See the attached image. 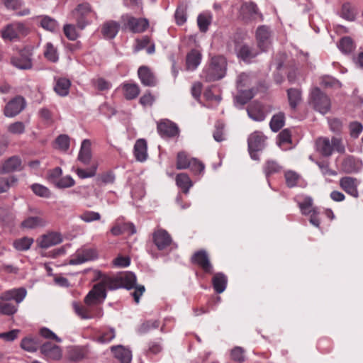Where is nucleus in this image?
<instances>
[{
    "label": "nucleus",
    "instance_id": "4d7b16f0",
    "mask_svg": "<svg viewBox=\"0 0 363 363\" xmlns=\"http://www.w3.org/2000/svg\"><path fill=\"white\" fill-rule=\"evenodd\" d=\"M92 86L97 90L103 91L109 90L112 84L111 83L103 77H98L91 80Z\"/></svg>",
    "mask_w": 363,
    "mask_h": 363
},
{
    "label": "nucleus",
    "instance_id": "13d9d810",
    "mask_svg": "<svg viewBox=\"0 0 363 363\" xmlns=\"http://www.w3.org/2000/svg\"><path fill=\"white\" fill-rule=\"evenodd\" d=\"M317 348L323 354L329 353L333 349L332 340L326 337L320 338L317 342Z\"/></svg>",
    "mask_w": 363,
    "mask_h": 363
},
{
    "label": "nucleus",
    "instance_id": "aec40b11",
    "mask_svg": "<svg viewBox=\"0 0 363 363\" xmlns=\"http://www.w3.org/2000/svg\"><path fill=\"white\" fill-rule=\"evenodd\" d=\"M11 61L13 66L21 69H28L32 67L30 53L27 49L21 50L18 55L11 58Z\"/></svg>",
    "mask_w": 363,
    "mask_h": 363
},
{
    "label": "nucleus",
    "instance_id": "69168bd1",
    "mask_svg": "<svg viewBox=\"0 0 363 363\" xmlns=\"http://www.w3.org/2000/svg\"><path fill=\"white\" fill-rule=\"evenodd\" d=\"M175 22L178 26L184 25L186 21V11L183 6H179L174 13Z\"/></svg>",
    "mask_w": 363,
    "mask_h": 363
},
{
    "label": "nucleus",
    "instance_id": "9d476101",
    "mask_svg": "<svg viewBox=\"0 0 363 363\" xmlns=\"http://www.w3.org/2000/svg\"><path fill=\"white\" fill-rule=\"evenodd\" d=\"M266 137L260 131H255L247 139L248 150L253 160H258L257 152L262 150L265 146Z\"/></svg>",
    "mask_w": 363,
    "mask_h": 363
},
{
    "label": "nucleus",
    "instance_id": "338daca9",
    "mask_svg": "<svg viewBox=\"0 0 363 363\" xmlns=\"http://www.w3.org/2000/svg\"><path fill=\"white\" fill-rule=\"evenodd\" d=\"M85 357L84 350L78 347L71 348L68 352V358L74 362L83 359Z\"/></svg>",
    "mask_w": 363,
    "mask_h": 363
},
{
    "label": "nucleus",
    "instance_id": "4be33fe9",
    "mask_svg": "<svg viewBox=\"0 0 363 363\" xmlns=\"http://www.w3.org/2000/svg\"><path fill=\"white\" fill-rule=\"evenodd\" d=\"M247 112L249 117L255 121H262L266 118L263 105L257 101L248 105Z\"/></svg>",
    "mask_w": 363,
    "mask_h": 363
},
{
    "label": "nucleus",
    "instance_id": "39448f33",
    "mask_svg": "<svg viewBox=\"0 0 363 363\" xmlns=\"http://www.w3.org/2000/svg\"><path fill=\"white\" fill-rule=\"evenodd\" d=\"M309 102L315 110L322 114L327 113L331 108L330 98L318 87H315L311 89Z\"/></svg>",
    "mask_w": 363,
    "mask_h": 363
},
{
    "label": "nucleus",
    "instance_id": "2f4dec72",
    "mask_svg": "<svg viewBox=\"0 0 363 363\" xmlns=\"http://www.w3.org/2000/svg\"><path fill=\"white\" fill-rule=\"evenodd\" d=\"M54 90L56 94L60 96H66L69 93L71 86V82L69 79L65 77L55 78Z\"/></svg>",
    "mask_w": 363,
    "mask_h": 363
},
{
    "label": "nucleus",
    "instance_id": "09e8293b",
    "mask_svg": "<svg viewBox=\"0 0 363 363\" xmlns=\"http://www.w3.org/2000/svg\"><path fill=\"white\" fill-rule=\"evenodd\" d=\"M116 180V174L113 170H108L99 174L96 177L98 185H106L113 184Z\"/></svg>",
    "mask_w": 363,
    "mask_h": 363
},
{
    "label": "nucleus",
    "instance_id": "cd10ccee",
    "mask_svg": "<svg viewBox=\"0 0 363 363\" xmlns=\"http://www.w3.org/2000/svg\"><path fill=\"white\" fill-rule=\"evenodd\" d=\"M133 154L137 161L145 162L147 158V144L145 139H138L136 140Z\"/></svg>",
    "mask_w": 363,
    "mask_h": 363
},
{
    "label": "nucleus",
    "instance_id": "6ab92c4d",
    "mask_svg": "<svg viewBox=\"0 0 363 363\" xmlns=\"http://www.w3.org/2000/svg\"><path fill=\"white\" fill-rule=\"evenodd\" d=\"M340 186L347 194L354 198L359 197L358 186L359 182L356 178L351 177H343L340 179Z\"/></svg>",
    "mask_w": 363,
    "mask_h": 363
},
{
    "label": "nucleus",
    "instance_id": "c9c22d12",
    "mask_svg": "<svg viewBox=\"0 0 363 363\" xmlns=\"http://www.w3.org/2000/svg\"><path fill=\"white\" fill-rule=\"evenodd\" d=\"M176 184L183 193L188 194L193 182L186 173H179L176 177Z\"/></svg>",
    "mask_w": 363,
    "mask_h": 363
},
{
    "label": "nucleus",
    "instance_id": "a878e982",
    "mask_svg": "<svg viewBox=\"0 0 363 363\" xmlns=\"http://www.w3.org/2000/svg\"><path fill=\"white\" fill-rule=\"evenodd\" d=\"M315 150L323 157H330L333 154V145L326 137H320L315 140Z\"/></svg>",
    "mask_w": 363,
    "mask_h": 363
},
{
    "label": "nucleus",
    "instance_id": "f257e3e1",
    "mask_svg": "<svg viewBox=\"0 0 363 363\" xmlns=\"http://www.w3.org/2000/svg\"><path fill=\"white\" fill-rule=\"evenodd\" d=\"M26 289L23 287L13 289L0 294V313L3 315H12L17 312V305L26 297Z\"/></svg>",
    "mask_w": 363,
    "mask_h": 363
},
{
    "label": "nucleus",
    "instance_id": "7c9ffc66",
    "mask_svg": "<svg viewBox=\"0 0 363 363\" xmlns=\"http://www.w3.org/2000/svg\"><path fill=\"white\" fill-rule=\"evenodd\" d=\"M146 48L148 54L151 55L155 52V45L148 35H144L141 38L135 40V51L138 52Z\"/></svg>",
    "mask_w": 363,
    "mask_h": 363
},
{
    "label": "nucleus",
    "instance_id": "de8ad7c7",
    "mask_svg": "<svg viewBox=\"0 0 363 363\" xmlns=\"http://www.w3.org/2000/svg\"><path fill=\"white\" fill-rule=\"evenodd\" d=\"M191 158L186 152L180 151L177 155L176 167L177 169H186L189 167Z\"/></svg>",
    "mask_w": 363,
    "mask_h": 363
},
{
    "label": "nucleus",
    "instance_id": "dca6fc26",
    "mask_svg": "<svg viewBox=\"0 0 363 363\" xmlns=\"http://www.w3.org/2000/svg\"><path fill=\"white\" fill-rule=\"evenodd\" d=\"M152 241L159 250H164L170 247L172 243V238L169 233L164 229H156L152 233Z\"/></svg>",
    "mask_w": 363,
    "mask_h": 363
},
{
    "label": "nucleus",
    "instance_id": "3c124183",
    "mask_svg": "<svg viewBox=\"0 0 363 363\" xmlns=\"http://www.w3.org/2000/svg\"><path fill=\"white\" fill-rule=\"evenodd\" d=\"M52 185L60 189H68L75 185V181L70 175H66L60 177Z\"/></svg>",
    "mask_w": 363,
    "mask_h": 363
},
{
    "label": "nucleus",
    "instance_id": "f03ea898",
    "mask_svg": "<svg viewBox=\"0 0 363 363\" xmlns=\"http://www.w3.org/2000/svg\"><path fill=\"white\" fill-rule=\"evenodd\" d=\"M136 277L132 272H126L116 276L103 275L101 277L99 283L106 291L116 290L124 288L130 290L135 287L136 284Z\"/></svg>",
    "mask_w": 363,
    "mask_h": 363
},
{
    "label": "nucleus",
    "instance_id": "ea45409f",
    "mask_svg": "<svg viewBox=\"0 0 363 363\" xmlns=\"http://www.w3.org/2000/svg\"><path fill=\"white\" fill-rule=\"evenodd\" d=\"M258 53L254 51L250 46L242 45L238 50V57L245 62H250Z\"/></svg>",
    "mask_w": 363,
    "mask_h": 363
},
{
    "label": "nucleus",
    "instance_id": "6e6552de",
    "mask_svg": "<svg viewBox=\"0 0 363 363\" xmlns=\"http://www.w3.org/2000/svg\"><path fill=\"white\" fill-rule=\"evenodd\" d=\"M191 263L200 268L206 274H213V266L211 262L209 255L205 250L196 251L190 259Z\"/></svg>",
    "mask_w": 363,
    "mask_h": 363
},
{
    "label": "nucleus",
    "instance_id": "2eb2a0df",
    "mask_svg": "<svg viewBox=\"0 0 363 363\" xmlns=\"http://www.w3.org/2000/svg\"><path fill=\"white\" fill-rule=\"evenodd\" d=\"M24 169L21 159L16 155L11 156L0 162V174L21 172Z\"/></svg>",
    "mask_w": 363,
    "mask_h": 363
},
{
    "label": "nucleus",
    "instance_id": "412c9836",
    "mask_svg": "<svg viewBox=\"0 0 363 363\" xmlns=\"http://www.w3.org/2000/svg\"><path fill=\"white\" fill-rule=\"evenodd\" d=\"M294 201L297 203L301 214L303 216H308L312 210L316 208L313 206V201L310 196L297 195L294 198Z\"/></svg>",
    "mask_w": 363,
    "mask_h": 363
},
{
    "label": "nucleus",
    "instance_id": "5701e85b",
    "mask_svg": "<svg viewBox=\"0 0 363 363\" xmlns=\"http://www.w3.org/2000/svg\"><path fill=\"white\" fill-rule=\"evenodd\" d=\"M270 32L269 27L260 26L256 30V40L259 49L265 52L269 45Z\"/></svg>",
    "mask_w": 363,
    "mask_h": 363
},
{
    "label": "nucleus",
    "instance_id": "473e14b6",
    "mask_svg": "<svg viewBox=\"0 0 363 363\" xmlns=\"http://www.w3.org/2000/svg\"><path fill=\"white\" fill-rule=\"evenodd\" d=\"M213 276L212 277V285L214 291L217 294L223 293L227 286L228 284V277L223 272H218L216 274H213Z\"/></svg>",
    "mask_w": 363,
    "mask_h": 363
},
{
    "label": "nucleus",
    "instance_id": "72a5a7b5",
    "mask_svg": "<svg viewBox=\"0 0 363 363\" xmlns=\"http://www.w3.org/2000/svg\"><path fill=\"white\" fill-rule=\"evenodd\" d=\"M201 54L197 50L193 49L187 53L186 57V67L187 70H195L201 61Z\"/></svg>",
    "mask_w": 363,
    "mask_h": 363
},
{
    "label": "nucleus",
    "instance_id": "a18cd8bd",
    "mask_svg": "<svg viewBox=\"0 0 363 363\" xmlns=\"http://www.w3.org/2000/svg\"><path fill=\"white\" fill-rule=\"evenodd\" d=\"M212 21V15L210 13H203L198 16L197 23L199 30L206 33Z\"/></svg>",
    "mask_w": 363,
    "mask_h": 363
},
{
    "label": "nucleus",
    "instance_id": "c03bdc74",
    "mask_svg": "<svg viewBox=\"0 0 363 363\" xmlns=\"http://www.w3.org/2000/svg\"><path fill=\"white\" fill-rule=\"evenodd\" d=\"M340 15L347 21H353L356 16L355 9L350 3L346 2L342 4Z\"/></svg>",
    "mask_w": 363,
    "mask_h": 363
},
{
    "label": "nucleus",
    "instance_id": "20e7f679",
    "mask_svg": "<svg viewBox=\"0 0 363 363\" xmlns=\"http://www.w3.org/2000/svg\"><path fill=\"white\" fill-rule=\"evenodd\" d=\"M28 27L21 22H13L1 30V36L4 40L16 41L29 33Z\"/></svg>",
    "mask_w": 363,
    "mask_h": 363
},
{
    "label": "nucleus",
    "instance_id": "37998d69",
    "mask_svg": "<svg viewBox=\"0 0 363 363\" xmlns=\"http://www.w3.org/2000/svg\"><path fill=\"white\" fill-rule=\"evenodd\" d=\"M70 138L67 135H60L52 143L55 149L66 152L69 147Z\"/></svg>",
    "mask_w": 363,
    "mask_h": 363
},
{
    "label": "nucleus",
    "instance_id": "423d86ee",
    "mask_svg": "<svg viewBox=\"0 0 363 363\" xmlns=\"http://www.w3.org/2000/svg\"><path fill=\"white\" fill-rule=\"evenodd\" d=\"M121 21L123 29L128 30L133 33H143L150 26L148 19L145 18H135L128 13L121 16Z\"/></svg>",
    "mask_w": 363,
    "mask_h": 363
},
{
    "label": "nucleus",
    "instance_id": "774afa93",
    "mask_svg": "<svg viewBox=\"0 0 363 363\" xmlns=\"http://www.w3.org/2000/svg\"><path fill=\"white\" fill-rule=\"evenodd\" d=\"M42 225L43 219L39 217H29L21 223V226L26 228H34Z\"/></svg>",
    "mask_w": 363,
    "mask_h": 363
},
{
    "label": "nucleus",
    "instance_id": "1a4fd4ad",
    "mask_svg": "<svg viewBox=\"0 0 363 363\" xmlns=\"http://www.w3.org/2000/svg\"><path fill=\"white\" fill-rule=\"evenodd\" d=\"M74 15L77 26L81 30L89 24L91 18L96 16L95 12L91 9L90 4L88 3L79 4L74 12Z\"/></svg>",
    "mask_w": 363,
    "mask_h": 363
},
{
    "label": "nucleus",
    "instance_id": "680f3d73",
    "mask_svg": "<svg viewBox=\"0 0 363 363\" xmlns=\"http://www.w3.org/2000/svg\"><path fill=\"white\" fill-rule=\"evenodd\" d=\"M79 218L85 223L97 221L101 219V214L92 211H85L79 215Z\"/></svg>",
    "mask_w": 363,
    "mask_h": 363
},
{
    "label": "nucleus",
    "instance_id": "f3484780",
    "mask_svg": "<svg viewBox=\"0 0 363 363\" xmlns=\"http://www.w3.org/2000/svg\"><path fill=\"white\" fill-rule=\"evenodd\" d=\"M138 75L143 85L149 87H154L157 85V77L148 66H140L138 69Z\"/></svg>",
    "mask_w": 363,
    "mask_h": 363
},
{
    "label": "nucleus",
    "instance_id": "864d4df0",
    "mask_svg": "<svg viewBox=\"0 0 363 363\" xmlns=\"http://www.w3.org/2000/svg\"><path fill=\"white\" fill-rule=\"evenodd\" d=\"M116 336L113 328H108L101 331L96 337V341L99 343L106 344L110 342Z\"/></svg>",
    "mask_w": 363,
    "mask_h": 363
},
{
    "label": "nucleus",
    "instance_id": "ddd939ff",
    "mask_svg": "<svg viewBox=\"0 0 363 363\" xmlns=\"http://www.w3.org/2000/svg\"><path fill=\"white\" fill-rule=\"evenodd\" d=\"M97 257V251L94 248L84 246L76 251L69 259V263L72 265L79 264L94 260Z\"/></svg>",
    "mask_w": 363,
    "mask_h": 363
},
{
    "label": "nucleus",
    "instance_id": "a211bd4d",
    "mask_svg": "<svg viewBox=\"0 0 363 363\" xmlns=\"http://www.w3.org/2000/svg\"><path fill=\"white\" fill-rule=\"evenodd\" d=\"M74 308L76 313L82 319L100 318L103 315V309L101 307L91 308V306L84 307L74 303Z\"/></svg>",
    "mask_w": 363,
    "mask_h": 363
},
{
    "label": "nucleus",
    "instance_id": "49530a36",
    "mask_svg": "<svg viewBox=\"0 0 363 363\" xmlns=\"http://www.w3.org/2000/svg\"><path fill=\"white\" fill-rule=\"evenodd\" d=\"M98 169V164H93L91 167L88 169H83L80 167H77L74 169V172L81 179H84L87 178H91L96 175Z\"/></svg>",
    "mask_w": 363,
    "mask_h": 363
},
{
    "label": "nucleus",
    "instance_id": "4468645a",
    "mask_svg": "<svg viewBox=\"0 0 363 363\" xmlns=\"http://www.w3.org/2000/svg\"><path fill=\"white\" fill-rule=\"evenodd\" d=\"M26 106L25 99L21 96H16L11 99L4 106V115L8 118H13L18 115Z\"/></svg>",
    "mask_w": 363,
    "mask_h": 363
},
{
    "label": "nucleus",
    "instance_id": "9b49d317",
    "mask_svg": "<svg viewBox=\"0 0 363 363\" xmlns=\"http://www.w3.org/2000/svg\"><path fill=\"white\" fill-rule=\"evenodd\" d=\"M157 131L164 139L174 138L179 135V128L177 124L167 118L157 122Z\"/></svg>",
    "mask_w": 363,
    "mask_h": 363
},
{
    "label": "nucleus",
    "instance_id": "4c0bfd02",
    "mask_svg": "<svg viewBox=\"0 0 363 363\" xmlns=\"http://www.w3.org/2000/svg\"><path fill=\"white\" fill-rule=\"evenodd\" d=\"M124 97L127 100L137 98L140 92L139 86L136 84L125 83L122 86Z\"/></svg>",
    "mask_w": 363,
    "mask_h": 363
},
{
    "label": "nucleus",
    "instance_id": "052dcab7",
    "mask_svg": "<svg viewBox=\"0 0 363 363\" xmlns=\"http://www.w3.org/2000/svg\"><path fill=\"white\" fill-rule=\"evenodd\" d=\"M286 184L289 188H293L298 184L300 175L294 171L289 170L285 172Z\"/></svg>",
    "mask_w": 363,
    "mask_h": 363
},
{
    "label": "nucleus",
    "instance_id": "f8f14e48",
    "mask_svg": "<svg viewBox=\"0 0 363 363\" xmlns=\"http://www.w3.org/2000/svg\"><path fill=\"white\" fill-rule=\"evenodd\" d=\"M107 294L104 286L98 282L94 284L84 298V303L88 306L100 304L106 298Z\"/></svg>",
    "mask_w": 363,
    "mask_h": 363
},
{
    "label": "nucleus",
    "instance_id": "7ed1b4c3",
    "mask_svg": "<svg viewBox=\"0 0 363 363\" xmlns=\"http://www.w3.org/2000/svg\"><path fill=\"white\" fill-rule=\"evenodd\" d=\"M227 61L223 56L211 58L210 64L202 72L201 77L208 82L219 80L226 74Z\"/></svg>",
    "mask_w": 363,
    "mask_h": 363
},
{
    "label": "nucleus",
    "instance_id": "0eeeda50",
    "mask_svg": "<svg viewBox=\"0 0 363 363\" xmlns=\"http://www.w3.org/2000/svg\"><path fill=\"white\" fill-rule=\"evenodd\" d=\"M62 339L56 335L52 330L47 328V359L60 360L62 357V350L57 343Z\"/></svg>",
    "mask_w": 363,
    "mask_h": 363
},
{
    "label": "nucleus",
    "instance_id": "603ef678",
    "mask_svg": "<svg viewBox=\"0 0 363 363\" xmlns=\"http://www.w3.org/2000/svg\"><path fill=\"white\" fill-rule=\"evenodd\" d=\"M338 48L342 52L348 54L354 50L355 45L352 39L346 36L340 39L338 43Z\"/></svg>",
    "mask_w": 363,
    "mask_h": 363
},
{
    "label": "nucleus",
    "instance_id": "b1692460",
    "mask_svg": "<svg viewBox=\"0 0 363 363\" xmlns=\"http://www.w3.org/2000/svg\"><path fill=\"white\" fill-rule=\"evenodd\" d=\"M21 347L28 352H35L40 348L42 354L45 353V345L39 341L38 337H25L22 340Z\"/></svg>",
    "mask_w": 363,
    "mask_h": 363
},
{
    "label": "nucleus",
    "instance_id": "c756f323",
    "mask_svg": "<svg viewBox=\"0 0 363 363\" xmlns=\"http://www.w3.org/2000/svg\"><path fill=\"white\" fill-rule=\"evenodd\" d=\"M120 29V24L115 21H108L101 26V33L106 39L114 38Z\"/></svg>",
    "mask_w": 363,
    "mask_h": 363
},
{
    "label": "nucleus",
    "instance_id": "e433bc0d",
    "mask_svg": "<svg viewBox=\"0 0 363 363\" xmlns=\"http://www.w3.org/2000/svg\"><path fill=\"white\" fill-rule=\"evenodd\" d=\"M238 93L235 96V101L241 105L246 104L256 94L257 90L255 88L249 89H238Z\"/></svg>",
    "mask_w": 363,
    "mask_h": 363
},
{
    "label": "nucleus",
    "instance_id": "0e129e2a",
    "mask_svg": "<svg viewBox=\"0 0 363 363\" xmlns=\"http://www.w3.org/2000/svg\"><path fill=\"white\" fill-rule=\"evenodd\" d=\"M63 240L62 235L60 233L57 232H49L47 233V248L58 245Z\"/></svg>",
    "mask_w": 363,
    "mask_h": 363
},
{
    "label": "nucleus",
    "instance_id": "8fccbe9b",
    "mask_svg": "<svg viewBox=\"0 0 363 363\" xmlns=\"http://www.w3.org/2000/svg\"><path fill=\"white\" fill-rule=\"evenodd\" d=\"M188 168L194 175L200 177L204 173L205 164L197 158L193 157Z\"/></svg>",
    "mask_w": 363,
    "mask_h": 363
},
{
    "label": "nucleus",
    "instance_id": "f704fd0d",
    "mask_svg": "<svg viewBox=\"0 0 363 363\" xmlns=\"http://www.w3.org/2000/svg\"><path fill=\"white\" fill-rule=\"evenodd\" d=\"M111 351L114 357L121 363H130L132 359L131 352L122 345L113 346Z\"/></svg>",
    "mask_w": 363,
    "mask_h": 363
},
{
    "label": "nucleus",
    "instance_id": "393cba45",
    "mask_svg": "<svg viewBox=\"0 0 363 363\" xmlns=\"http://www.w3.org/2000/svg\"><path fill=\"white\" fill-rule=\"evenodd\" d=\"M91 143L89 139H84L81 144V147L78 153L77 160L84 165L89 164L91 154Z\"/></svg>",
    "mask_w": 363,
    "mask_h": 363
},
{
    "label": "nucleus",
    "instance_id": "c85d7f7f",
    "mask_svg": "<svg viewBox=\"0 0 363 363\" xmlns=\"http://www.w3.org/2000/svg\"><path fill=\"white\" fill-rule=\"evenodd\" d=\"M289 105L295 111L302 101V90L300 88H289L286 90Z\"/></svg>",
    "mask_w": 363,
    "mask_h": 363
},
{
    "label": "nucleus",
    "instance_id": "bf43d9fd",
    "mask_svg": "<svg viewBox=\"0 0 363 363\" xmlns=\"http://www.w3.org/2000/svg\"><path fill=\"white\" fill-rule=\"evenodd\" d=\"M162 350V339L150 341L148 342V348L146 350L147 356L155 355L161 352Z\"/></svg>",
    "mask_w": 363,
    "mask_h": 363
},
{
    "label": "nucleus",
    "instance_id": "6e6d98bb",
    "mask_svg": "<svg viewBox=\"0 0 363 363\" xmlns=\"http://www.w3.org/2000/svg\"><path fill=\"white\" fill-rule=\"evenodd\" d=\"M160 326V321L157 320H149L143 322L138 328L140 334H145Z\"/></svg>",
    "mask_w": 363,
    "mask_h": 363
},
{
    "label": "nucleus",
    "instance_id": "bb28decb",
    "mask_svg": "<svg viewBox=\"0 0 363 363\" xmlns=\"http://www.w3.org/2000/svg\"><path fill=\"white\" fill-rule=\"evenodd\" d=\"M111 233L113 235L118 236L124 233L133 235L135 233V228L133 223H125L117 220L111 228Z\"/></svg>",
    "mask_w": 363,
    "mask_h": 363
},
{
    "label": "nucleus",
    "instance_id": "e2e57ef3",
    "mask_svg": "<svg viewBox=\"0 0 363 363\" xmlns=\"http://www.w3.org/2000/svg\"><path fill=\"white\" fill-rule=\"evenodd\" d=\"M343 170L347 173L354 172L357 170L355 159L352 156H347L342 162Z\"/></svg>",
    "mask_w": 363,
    "mask_h": 363
},
{
    "label": "nucleus",
    "instance_id": "5fc2aeb1",
    "mask_svg": "<svg viewBox=\"0 0 363 363\" xmlns=\"http://www.w3.org/2000/svg\"><path fill=\"white\" fill-rule=\"evenodd\" d=\"M33 242V239L23 237L13 241V246L18 251H26L28 250Z\"/></svg>",
    "mask_w": 363,
    "mask_h": 363
},
{
    "label": "nucleus",
    "instance_id": "58836bf2",
    "mask_svg": "<svg viewBox=\"0 0 363 363\" xmlns=\"http://www.w3.org/2000/svg\"><path fill=\"white\" fill-rule=\"evenodd\" d=\"M285 113L282 111H280L274 114L272 117L269 122V126L271 130L274 133H277L279 130H280L285 124Z\"/></svg>",
    "mask_w": 363,
    "mask_h": 363
},
{
    "label": "nucleus",
    "instance_id": "79ce46f5",
    "mask_svg": "<svg viewBox=\"0 0 363 363\" xmlns=\"http://www.w3.org/2000/svg\"><path fill=\"white\" fill-rule=\"evenodd\" d=\"M281 166L275 160H267L263 166V172L267 178L271 175L280 172Z\"/></svg>",
    "mask_w": 363,
    "mask_h": 363
},
{
    "label": "nucleus",
    "instance_id": "a19ab883",
    "mask_svg": "<svg viewBox=\"0 0 363 363\" xmlns=\"http://www.w3.org/2000/svg\"><path fill=\"white\" fill-rule=\"evenodd\" d=\"M18 181V177L15 175H11L7 177H0V194L7 192L11 187L17 184Z\"/></svg>",
    "mask_w": 363,
    "mask_h": 363
}]
</instances>
